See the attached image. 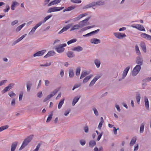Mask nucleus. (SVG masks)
I'll list each match as a JSON object with an SVG mask.
<instances>
[{"instance_id":"f257e3e1","label":"nucleus","mask_w":151,"mask_h":151,"mask_svg":"<svg viewBox=\"0 0 151 151\" xmlns=\"http://www.w3.org/2000/svg\"><path fill=\"white\" fill-rule=\"evenodd\" d=\"M33 135H31L28 136L23 141L22 144L19 149L20 150H21L24 148L32 139L33 137Z\"/></svg>"},{"instance_id":"f03ea898","label":"nucleus","mask_w":151,"mask_h":151,"mask_svg":"<svg viewBox=\"0 0 151 151\" xmlns=\"http://www.w3.org/2000/svg\"><path fill=\"white\" fill-rule=\"evenodd\" d=\"M141 68V66L140 65H136V66L133 68L132 72V75L133 76H136Z\"/></svg>"},{"instance_id":"7ed1b4c3","label":"nucleus","mask_w":151,"mask_h":151,"mask_svg":"<svg viewBox=\"0 0 151 151\" xmlns=\"http://www.w3.org/2000/svg\"><path fill=\"white\" fill-rule=\"evenodd\" d=\"M67 45L66 44L60 45L55 48V50L58 53H61L63 52L64 50V47H66Z\"/></svg>"},{"instance_id":"20e7f679","label":"nucleus","mask_w":151,"mask_h":151,"mask_svg":"<svg viewBox=\"0 0 151 151\" xmlns=\"http://www.w3.org/2000/svg\"><path fill=\"white\" fill-rule=\"evenodd\" d=\"M64 8V7H54L50 8L47 11V13L60 11Z\"/></svg>"},{"instance_id":"39448f33","label":"nucleus","mask_w":151,"mask_h":151,"mask_svg":"<svg viewBox=\"0 0 151 151\" xmlns=\"http://www.w3.org/2000/svg\"><path fill=\"white\" fill-rule=\"evenodd\" d=\"M90 17H88L86 19H85L80 22L79 24L81 28L88 25L89 24L87 22L88 21Z\"/></svg>"},{"instance_id":"423d86ee","label":"nucleus","mask_w":151,"mask_h":151,"mask_svg":"<svg viewBox=\"0 0 151 151\" xmlns=\"http://www.w3.org/2000/svg\"><path fill=\"white\" fill-rule=\"evenodd\" d=\"M143 58L142 56H139L136 58V63L137 64V65H140L141 66L143 65Z\"/></svg>"},{"instance_id":"0eeeda50","label":"nucleus","mask_w":151,"mask_h":151,"mask_svg":"<svg viewBox=\"0 0 151 151\" xmlns=\"http://www.w3.org/2000/svg\"><path fill=\"white\" fill-rule=\"evenodd\" d=\"M114 36L117 38L121 39L126 36L124 33H121L119 32H115L114 33Z\"/></svg>"},{"instance_id":"6e6552de","label":"nucleus","mask_w":151,"mask_h":151,"mask_svg":"<svg viewBox=\"0 0 151 151\" xmlns=\"http://www.w3.org/2000/svg\"><path fill=\"white\" fill-rule=\"evenodd\" d=\"M131 27L133 28H136L138 30L141 31H145V30L144 27L140 24H137L135 26L134 24L132 25Z\"/></svg>"},{"instance_id":"1a4fd4ad","label":"nucleus","mask_w":151,"mask_h":151,"mask_svg":"<svg viewBox=\"0 0 151 151\" xmlns=\"http://www.w3.org/2000/svg\"><path fill=\"white\" fill-rule=\"evenodd\" d=\"M72 26L71 24H68L66 26L63 27V29L58 32V34H61L64 32L67 31L69 29L70 27Z\"/></svg>"},{"instance_id":"9d476101","label":"nucleus","mask_w":151,"mask_h":151,"mask_svg":"<svg viewBox=\"0 0 151 151\" xmlns=\"http://www.w3.org/2000/svg\"><path fill=\"white\" fill-rule=\"evenodd\" d=\"M101 76L99 75L96 76L95 78L91 81L89 85V87H91L94 84L96 81L101 77Z\"/></svg>"},{"instance_id":"9b49d317","label":"nucleus","mask_w":151,"mask_h":151,"mask_svg":"<svg viewBox=\"0 0 151 151\" xmlns=\"http://www.w3.org/2000/svg\"><path fill=\"white\" fill-rule=\"evenodd\" d=\"M46 50H43L41 51H39L33 55V57H39L42 55L46 52Z\"/></svg>"},{"instance_id":"f8f14e48","label":"nucleus","mask_w":151,"mask_h":151,"mask_svg":"<svg viewBox=\"0 0 151 151\" xmlns=\"http://www.w3.org/2000/svg\"><path fill=\"white\" fill-rule=\"evenodd\" d=\"M130 69V67H127L124 70L122 74V79H124L126 76L127 73Z\"/></svg>"},{"instance_id":"ddd939ff","label":"nucleus","mask_w":151,"mask_h":151,"mask_svg":"<svg viewBox=\"0 0 151 151\" xmlns=\"http://www.w3.org/2000/svg\"><path fill=\"white\" fill-rule=\"evenodd\" d=\"M87 14L86 13L82 14L80 15H79L77 17L73 19L72 20L74 22L77 21L79 20L81 18L87 15Z\"/></svg>"},{"instance_id":"4468645a","label":"nucleus","mask_w":151,"mask_h":151,"mask_svg":"<svg viewBox=\"0 0 151 151\" xmlns=\"http://www.w3.org/2000/svg\"><path fill=\"white\" fill-rule=\"evenodd\" d=\"M141 37L146 40H151V36L146 33H142L141 34Z\"/></svg>"},{"instance_id":"2eb2a0df","label":"nucleus","mask_w":151,"mask_h":151,"mask_svg":"<svg viewBox=\"0 0 151 151\" xmlns=\"http://www.w3.org/2000/svg\"><path fill=\"white\" fill-rule=\"evenodd\" d=\"M96 3L95 2H93L91 3L88 4L86 5L85 6L83 7V9H88V8H91L92 7L96 6Z\"/></svg>"},{"instance_id":"dca6fc26","label":"nucleus","mask_w":151,"mask_h":151,"mask_svg":"<svg viewBox=\"0 0 151 151\" xmlns=\"http://www.w3.org/2000/svg\"><path fill=\"white\" fill-rule=\"evenodd\" d=\"M55 54V53L54 51L52 50L49 51L45 55L44 57V58H46L50 56H53Z\"/></svg>"},{"instance_id":"f3484780","label":"nucleus","mask_w":151,"mask_h":151,"mask_svg":"<svg viewBox=\"0 0 151 151\" xmlns=\"http://www.w3.org/2000/svg\"><path fill=\"white\" fill-rule=\"evenodd\" d=\"M144 101L146 109L147 110H149V101L147 97L145 96L144 97Z\"/></svg>"},{"instance_id":"a211bd4d","label":"nucleus","mask_w":151,"mask_h":151,"mask_svg":"<svg viewBox=\"0 0 151 151\" xmlns=\"http://www.w3.org/2000/svg\"><path fill=\"white\" fill-rule=\"evenodd\" d=\"M71 50L73 51L79 52L82 51L83 50V48L81 47L78 46L72 48Z\"/></svg>"},{"instance_id":"6ab92c4d","label":"nucleus","mask_w":151,"mask_h":151,"mask_svg":"<svg viewBox=\"0 0 151 151\" xmlns=\"http://www.w3.org/2000/svg\"><path fill=\"white\" fill-rule=\"evenodd\" d=\"M18 142L15 141L13 142L11 147V151H14L17 145Z\"/></svg>"},{"instance_id":"aec40b11","label":"nucleus","mask_w":151,"mask_h":151,"mask_svg":"<svg viewBox=\"0 0 151 151\" xmlns=\"http://www.w3.org/2000/svg\"><path fill=\"white\" fill-rule=\"evenodd\" d=\"M61 1V0H54L48 4L47 5V6H50L52 5L57 4L59 3Z\"/></svg>"},{"instance_id":"412c9836","label":"nucleus","mask_w":151,"mask_h":151,"mask_svg":"<svg viewBox=\"0 0 151 151\" xmlns=\"http://www.w3.org/2000/svg\"><path fill=\"white\" fill-rule=\"evenodd\" d=\"M90 42L92 44H96L100 43L101 42L100 40L96 38L92 39L90 40Z\"/></svg>"},{"instance_id":"4be33fe9","label":"nucleus","mask_w":151,"mask_h":151,"mask_svg":"<svg viewBox=\"0 0 151 151\" xmlns=\"http://www.w3.org/2000/svg\"><path fill=\"white\" fill-rule=\"evenodd\" d=\"M80 98V96H77L74 97L73 99V101L72 103V105L74 106L76 104Z\"/></svg>"},{"instance_id":"5701e85b","label":"nucleus","mask_w":151,"mask_h":151,"mask_svg":"<svg viewBox=\"0 0 151 151\" xmlns=\"http://www.w3.org/2000/svg\"><path fill=\"white\" fill-rule=\"evenodd\" d=\"M32 83L30 81H28L27 83V91L29 92L30 91L31 88L32 86Z\"/></svg>"},{"instance_id":"b1692460","label":"nucleus","mask_w":151,"mask_h":151,"mask_svg":"<svg viewBox=\"0 0 151 151\" xmlns=\"http://www.w3.org/2000/svg\"><path fill=\"white\" fill-rule=\"evenodd\" d=\"M140 46L143 51L145 53L147 52V50L145 44L144 42H141L140 44Z\"/></svg>"},{"instance_id":"393cba45","label":"nucleus","mask_w":151,"mask_h":151,"mask_svg":"<svg viewBox=\"0 0 151 151\" xmlns=\"http://www.w3.org/2000/svg\"><path fill=\"white\" fill-rule=\"evenodd\" d=\"M137 140V138L136 137H134L131 139L129 143V146H132L135 143Z\"/></svg>"},{"instance_id":"a878e982","label":"nucleus","mask_w":151,"mask_h":151,"mask_svg":"<svg viewBox=\"0 0 151 151\" xmlns=\"http://www.w3.org/2000/svg\"><path fill=\"white\" fill-rule=\"evenodd\" d=\"M94 63L97 68H99L100 65V61L98 59H96L94 60Z\"/></svg>"},{"instance_id":"bb28decb","label":"nucleus","mask_w":151,"mask_h":151,"mask_svg":"<svg viewBox=\"0 0 151 151\" xmlns=\"http://www.w3.org/2000/svg\"><path fill=\"white\" fill-rule=\"evenodd\" d=\"M60 90V88H57L53 91L51 92V93L49 95L50 96L52 97L54 96Z\"/></svg>"},{"instance_id":"cd10ccee","label":"nucleus","mask_w":151,"mask_h":151,"mask_svg":"<svg viewBox=\"0 0 151 151\" xmlns=\"http://www.w3.org/2000/svg\"><path fill=\"white\" fill-rule=\"evenodd\" d=\"M76 6H72L69 7L63 10V12H64L65 11H69L72 10L76 8Z\"/></svg>"},{"instance_id":"c85d7f7f","label":"nucleus","mask_w":151,"mask_h":151,"mask_svg":"<svg viewBox=\"0 0 151 151\" xmlns=\"http://www.w3.org/2000/svg\"><path fill=\"white\" fill-rule=\"evenodd\" d=\"M93 76V75H90L85 78L83 79V83H85L89 80V79H90Z\"/></svg>"},{"instance_id":"c756f323","label":"nucleus","mask_w":151,"mask_h":151,"mask_svg":"<svg viewBox=\"0 0 151 151\" xmlns=\"http://www.w3.org/2000/svg\"><path fill=\"white\" fill-rule=\"evenodd\" d=\"M67 56L69 58H72L74 57L75 55L73 54V52L69 51L67 52L66 53Z\"/></svg>"},{"instance_id":"7c9ffc66","label":"nucleus","mask_w":151,"mask_h":151,"mask_svg":"<svg viewBox=\"0 0 151 151\" xmlns=\"http://www.w3.org/2000/svg\"><path fill=\"white\" fill-rule=\"evenodd\" d=\"M96 141L94 140H91L89 142V147H92L96 145Z\"/></svg>"},{"instance_id":"2f4dec72","label":"nucleus","mask_w":151,"mask_h":151,"mask_svg":"<svg viewBox=\"0 0 151 151\" xmlns=\"http://www.w3.org/2000/svg\"><path fill=\"white\" fill-rule=\"evenodd\" d=\"M19 3L15 1H13L11 6V9L12 10L15 9L14 7L17 5H19Z\"/></svg>"},{"instance_id":"473e14b6","label":"nucleus","mask_w":151,"mask_h":151,"mask_svg":"<svg viewBox=\"0 0 151 151\" xmlns=\"http://www.w3.org/2000/svg\"><path fill=\"white\" fill-rule=\"evenodd\" d=\"M80 28H81V27L79 24H76L73 25L71 28L70 30L72 31L75 29H79Z\"/></svg>"},{"instance_id":"72a5a7b5","label":"nucleus","mask_w":151,"mask_h":151,"mask_svg":"<svg viewBox=\"0 0 151 151\" xmlns=\"http://www.w3.org/2000/svg\"><path fill=\"white\" fill-rule=\"evenodd\" d=\"M69 76L70 78H72L74 75L73 70L72 68H70L68 71Z\"/></svg>"},{"instance_id":"f704fd0d","label":"nucleus","mask_w":151,"mask_h":151,"mask_svg":"<svg viewBox=\"0 0 151 151\" xmlns=\"http://www.w3.org/2000/svg\"><path fill=\"white\" fill-rule=\"evenodd\" d=\"M135 49L137 55H141V52L139 50L138 46L136 45L135 46Z\"/></svg>"},{"instance_id":"c9c22d12","label":"nucleus","mask_w":151,"mask_h":151,"mask_svg":"<svg viewBox=\"0 0 151 151\" xmlns=\"http://www.w3.org/2000/svg\"><path fill=\"white\" fill-rule=\"evenodd\" d=\"M64 100V99L63 98L60 101L58 106V108L59 109H60L61 108L62 105L63 104Z\"/></svg>"},{"instance_id":"e433bc0d","label":"nucleus","mask_w":151,"mask_h":151,"mask_svg":"<svg viewBox=\"0 0 151 151\" xmlns=\"http://www.w3.org/2000/svg\"><path fill=\"white\" fill-rule=\"evenodd\" d=\"M25 24H26L25 23H24L22 24H21L20 26H19L16 29V31L17 32L19 31L22 29V28L25 25Z\"/></svg>"},{"instance_id":"4c0bfd02","label":"nucleus","mask_w":151,"mask_h":151,"mask_svg":"<svg viewBox=\"0 0 151 151\" xmlns=\"http://www.w3.org/2000/svg\"><path fill=\"white\" fill-rule=\"evenodd\" d=\"M136 99L137 103L138 104H139L140 101L141 99L140 95L139 93H137L136 94Z\"/></svg>"},{"instance_id":"58836bf2","label":"nucleus","mask_w":151,"mask_h":151,"mask_svg":"<svg viewBox=\"0 0 151 151\" xmlns=\"http://www.w3.org/2000/svg\"><path fill=\"white\" fill-rule=\"evenodd\" d=\"M145 124L144 123H142L140 127L139 132L140 133H142L144 131Z\"/></svg>"},{"instance_id":"ea45409f","label":"nucleus","mask_w":151,"mask_h":151,"mask_svg":"<svg viewBox=\"0 0 151 151\" xmlns=\"http://www.w3.org/2000/svg\"><path fill=\"white\" fill-rule=\"evenodd\" d=\"M88 73H87L86 71L83 72L81 73V75L80 77V79H81L83 78L86 76L87 75Z\"/></svg>"},{"instance_id":"a19ab883","label":"nucleus","mask_w":151,"mask_h":151,"mask_svg":"<svg viewBox=\"0 0 151 151\" xmlns=\"http://www.w3.org/2000/svg\"><path fill=\"white\" fill-rule=\"evenodd\" d=\"M96 5L97 6H102L104 5L105 2L101 1H98L96 2Z\"/></svg>"},{"instance_id":"79ce46f5","label":"nucleus","mask_w":151,"mask_h":151,"mask_svg":"<svg viewBox=\"0 0 151 151\" xmlns=\"http://www.w3.org/2000/svg\"><path fill=\"white\" fill-rule=\"evenodd\" d=\"M9 126L8 125H6L4 126H1L0 127V132L7 129L9 127Z\"/></svg>"},{"instance_id":"37998d69","label":"nucleus","mask_w":151,"mask_h":151,"mask_svg":"<svg viewBox=\"0 0 151 151\" xmlns=\"http://www.w3.org/2000/svg\"><path fill=\"white\" fill-rule=\"evenodd\" d=\"M77 41V40L76 39L73 38L71 40L68 41L67 42V44L69 45L73 43H74L76 42Z\"/></svg>"},{"instance_id":"c03bdc74","label":"nucleus","mask_w":151,"mask_h":151,"mask_svg":"<svg viewBox=\"0 0 151 151\" xmlns=\"http://www.w3.org/2000/svg\"><path fill=\"white\" fill-rule=\"evenodd\" d=\"M81 71V68L80 67L77 68L76 70V75L77 76H79Z\"/></svg>"},{"instance_id":"a18cd8bd","label":"nucleus","mask_w":151,"mask_h":151,"mask_svg":"<svg viewBox=\"0 0 151 151\" xmlns=\"http://www.w3.org/2000/svg\"><path fill=\"white\" fill-rule=\"evenodd\" d=\"M8 94L10 97L12 98H13L16 96V94L13 91L10 92L8 93Z\"/></svg>"},{"instance_id":"49530a36","label":"nucleus","mask_w":151,"mask_h":151,"mask_svg":"<svg viewBox=\"0 0 151 151\" xmlns=\"http://www.w3.org/2000/svg\"><path fill=\"white\" fill-rule=\"evenodd\" d=\"M52 16V15H49L45 17L44 19L42 21L43 22H42L44 23L47 20L51 17Z\"/></svg>"},{"instance_id":"de8ad7c7","label":"nucleus","mask_w":151,"mask_h":151,"mask_svg":"<svg viewBox=\"0 0 151 151\" xmlns=\"http://www.w3.org/2000/svg\"><path fill=\"white\" fill-rule=\"evenodd\" d=\"M100 29H98L96 30L93 31L92 32H90L91 36L93 35H95L96 34H97L99 32V31Z\"/></svg>"},{"instance_id":"09e8293b","label":"nucleus","mask_w":151,"mask_h":151,"mask_svg":"<svg viewBox=\"0 0 151 151\" xmlns=\"http://www.w3.org/2000/svg\"><path fill=\"white\" fill-rule=\"evenodd\" d=\"M52 116V112H51V114H50L48 117L46 121L47 122H49L51 119Z\"/></svg>"},{"instance_id":"8fccbe9b","label":"nucleus","mask_w":151,"mask_h":151,"mask_svg":"<svg viewBox=\"0 0 151 151\" xmlns=\"http://www.w3.org/2000/svg\"><path fill=\"white\" fill-rule=\"evenodd\" d=\"M36 29L37 28H36L35 26L34 27L32 28L31 31L29 33V35H31L33 34L34 33Z\"/></svg>"},{"instance_id":"3c124183","label":"nucleus","mask_w":151,"mask_h":151,"mask_svg":"<svg viewBox=\"0 0 151 151\" xmlns=\"http://www.w3.org/2000/svg\"><path fill=\"white\" fill-rule=\"evenodd\" d=\"M10 89L7 86L6 87L4 90H3L1 91V93H2L4 94L6 92H7V91H9L10 90Z\"/></svg>"},{"instance_id":"603ef678","label":"nucleus","mask_w":151,"mask_h":151,"mask_svg":"<svg viewBox=\"0 0 151 151\" xmlns=\"http://www.w3.org/2000/svg\"><path fill=\"white\" fill-rule=\"evenodd\" d=\"M70 1L73 3L78 4L81 2V0H70Z\"/></svg>"},{"instance_id":"864d4df0","label":"nucleus","mask_w":151,"mask_h":151,"mask_svg":"<svg viewBox=\"0 0 151 151\" xmlns=\"http://www.w3.org/2000/svg\"><path fill=\"white\" fill-rule=\"evenodd\" d=\"M94 151H103V149L102 147L99 148V149L97 147H95L93 149Z\"/></svg>"},{"instance_id":"5fc2aeb1","label":"nucleus","mask_w":151,"mask_h":151,"mask_svg":"<svg viewBox=\"0 0 151 151\" xmlns=\"http://www.w3.org/2000/svg\"><path fill=\"white\" fill-rule=\"evenodd\" d=\"M93 110L94 111V114L96 116H98L99 115V113L98 111L94 107L93 108Z\"/></svg>"},{"instance_id":"6e6d98bb","label":"nucleus","mask_w":151,"mask_h":151,"mask_svg":"<svg viewBox=\"0 0 151 151\" xmlns=\"http://www.w3.org/2000/svg\"><path fill=\"white\" fill-rule=\"evenodd\" d=\"M81 85L80 83L78 84H76L75 85L72 89V90L73 91L75 89L80 87Z\"/></svg>"},{"instance_id":"4d7b16f0","label":"nucleus","mask_w":151,"mask_h":151,"mask_svg":"<svg viewBox=\"0 0 151 151\" xmlns=\"http://www.w3.org/2000/svg\"><path fill=\"white\" fill-rule=\"evenodd\" d=\"M144 82H149L151 81V77H148L145 79H144L143 80Z\"/></svg>"},{"instance_id":"13d9d810","label":"nucleus","mask_w":151,"mask_h":151,"mask_svg":"<svg viewBox=\"0 0 151 151\" xmlns=\"http://www.w3.org/2000/svg\"><path fill=\"white\" fill-rule=\"evenodd\" d=\"M43 22L42 21L39 22L36 25L35 27L37 28V27L41 26L42 23H44V22Z\"/></svg>"},{"instance_id":"bf43d9fd","label":"nucleus","mask_w":151,"mask_h":151,"mask_svg":"<svg viewBox=\"0 0 151 151\" xmlns=\"http://www.w3.org/2000/svg\"><path fill=\"white\" fill-rule=\"evenodd\" d=\"M81 145L82 146L86 144V141L83 139H81L80 140Z\"/></svg>"},{"instance_id":"052dcab7","label":"nucleus","mask_w":151,"mask_h":151,"mask_svg":"<svg viewBox=\"0 0 151 151\" xmlns=\"http://www.w3.org/2000/svg\"><path fill=\"white\" fill-rule=\"evenodd\" d=\"M51 64L50 63H47L45 64H41L40 65V66H42H42L46 67V66H49Z\"/></svg>"},{"instance_id":"680f3d73","label":"nucleus","mask_w":151,"mask_h":151,"mask_svg":"<svg viewBox=\"0 0 151 151\" xmlns=\"http://www.w3.org/2000/svg\"><path fill=\"white\" fill-rule=\"evenodd\" d=\"M70 111V109H68L66 110L65 111V113H64L65 116H68V114L69 113Z\"/></svg>"},{"instance_id":"e2e57ef3","label":"nucleus","mask_w":151,"mask_h":151,"mask_svg":"<svg viewBox=\"0 0 151 151\" xmlns=\"http://www.w3.org/2000/svg\"><path fill=\"white\" fill-rule=\"evenodd\" d=\"M115 107L116 108L117 110V111L118 112H120L121 109L120 108L119 106L118 105L116 104H115Z\"/></svg>"},{"instance_id":"0e129e2a","label":"nucleus","mask_w":151,"mask_h":151,"mask_svg":"<svg viewBox=\"0 0 151 151\" xmlns=\"http://www.w3.org/2000/svg\"><path fill=\"white\" fill-rule=\"evenodd\" d=\"M51 98V97L49 95H48L43 100V102H45L47 101L49 99Z\"/></svg>"},{"instance_id":"69168bd1","label":"nucleus","mask_w":151,"mask_h":151,"mask_svg":"<svg viewBox=\"0 0 151 151\" xmlns=\"http://www.w3.org/2000/svg\"><path fill=\"white\" fill-rule=\"evenodd\" d=\"M139 149V145L137 144L134 147V151H137Z\"/></svg>"},{"instance_id":"338daca9","label":"nucleus","mask_w":151,"mask_h":151,"mask_svg":"<svg viewBox=\"0 0 151 151\" xmlns=\"http://www.w3.org/2000/svg\"><path fill=\"white\" fill-rule=\"evenodd\" d=\"M6 9H4V11L5 12H8L10 9V7L9 6L7 5L6 6Z\"/></svg>"},{"instance_id":"774afa93","label":"nucleus","mask_w":151,"mask_h":151,"mask_svg":"<svg viewBox=\"0 0 151 151\" xmlns=\"http://www.w3.org/2000/svg\"><path fill=\"white\" fill-rule=\"evenodd\" d=\"M16 101L15 99H13L11 101V105L12 106H14L15 104Z\"/></svg>"}]
</instances>
